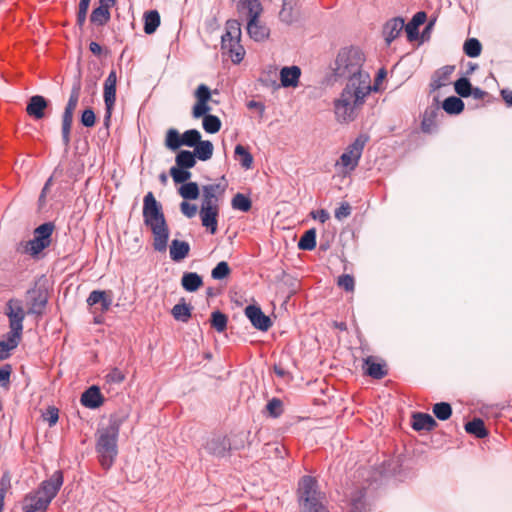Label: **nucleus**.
I'll list each match as a JSON object with an SVG mask.
<instances>
[{
	"label": "nucleus",
	"mask_w": 512,
	"mask_h": 512,
	"mask_svg": "<svg viewBox=\"0 0 512 512\" xmlns=\"http://www.w3.org/2000/svg\"><path fill=\"white\" fill-rule=\"evenodd\" d=\"M370 75L362 76V81L347 82L341 93L333 101L335 119L341 124L354 121L370 95Z\"/></svg>",
	"instance_id": "obj_1"
},
{
	"label": "nucleus",
	"mask_w": 512,
	"mask_h": 512,
	"mask_svg": "<svg viewBox=\"0 0 512 512\" xmlns=\"http://www.w3.org/2000/svg\"><path fill=\"white\" fill-rule=\"evenodd\" d=\"M143 221L150 228L153 235V248L157 252H165L169 240V227L163 213L162 205L156 200L152 192H148L143 199Z\"/></svg>",
	"instance_id": "obj_2"
},
{
	"label": "nucleus",
	"mask_w": 512,
	"mask_h": 512,
	"mask_svg": "<svg viewBox=\"0 0 512 512\" xmlns=\"http://www.w3.org/2000/svg\"><path fill=\"white\" fill-rule=\"evenodd\" d=\"M4 314L8 318L10 330L6 334L5 340L0 341V360L9 358L11 352L22 340L23 322L26 317L22 301L17 298L9 299L5 305Z\"/></svg>",
	"instance_id": "obj_3"
},
{
	"label": "nucleus",
	"mask_w": 512,
	"mask_h": 512,
	"mask_svg": "<svg viewBox=\"0 0 512 512\" xmlns=\"http://www.w3.org/2000/svg\"><path fill=\"white\" fill-rule=\"evenodd\" d=\"M365 61L364 53L356 47H346L339 51L335 63L334 73L337 77L347 78L348 82L362 81V76L369 73L362 70Z\"/></svg>",
	"instance_id": "obj_4"
},
{
	"label": "nucleus",
	"mask_w": 512,
	"mask_h": 512,
	"mask_svg": "<svg viewBox=\"0 0 512 512\" xmlns=\"http://www.w3.org/2000/svg\"><path fill=\"white\" fill-rule=\"evenodd\" d=\"M120 426L121 421L114 419L110 420L107 427L98 431L96 452L98 453L100 465L104 469H109L117 457Z\"/></svg>",
	"instance_id": "obj_5"
},
{
	"label": "nucleus",
	"mask_w": 512,
	"mask_h": 512,
	"mask_svg": "<svg viewBox=\"0 0 512 512\" xmlns=\"http://www.w3.org/2000/svg\"><path fill=\"white\" fill-rule=\"evenodd\" d=\"M300 512H329L324 505L325 495L319 490L316 478L305 475L297 489Z\"/></svg>",
	"instance_id": "obj_6"
},
{
	"label": "nucleus",
	"mask_w": 512,
	"mask_h": 512,
	"mask_svg": "<svg viewBox=\"0 0 512 512\" xmlns=\"http://www.w3.org/2000/svg\"><path fill=\"white\" fill-rule=\"evenodd\" d=\"M237 10L247 18L246 30L251 39L260 42L268 38L269 28L260 21L263 12L260 0H235Z\"/></svg>",
	"instance_id": "obj_7"
},
{
	"label": "nucleus",
	"mask_w": 512,
	"mask_h": 512,
	"mask_svg": "<svg viewBox=\"0 0 512 512\" xmlns=\"http://www.w3.org/2000/svg\"><path fill=\"white\" fill-rule=\"evenodd\" d=\"M241 34V24L238 20L231 19L226 22L225 33L221 37V50L235 64H239L245 56Z\"/></svg>",
	"instance_id": "obj_8"
},
{
	"label": "nucleus",
	"mask_w": 512,
	"mask_h": 512,
	"mask_svg": "<svg viewBox=\"0 0 512 512\" xmlns=\"http://www.w3.org/2000/svg\"><path fill=\"white\" fill-rule=\"evenodd\" d=\"M366 139L362 136L357 137L349 144L345 151L335 163V169L342 176H348L356 169L362 156Z\"/></svg>",
	"instance_id": "obj_9"
},
{
	"label": "nucleus",
	"mask_w": 512,
	"mask_h": 512,
	"mask_svg": "<svg viewBox=\"0 0 512 512\" xmlns=\"http://www.w3.org/2000/svg\"><path fill=\"white\" fill-rule=\"evenodd\" d=\"M54 228L55 226L52 222H46L38 226L34 230L33 239L26 242L24 252L33 257L38 256L44 249L50 246Z\"/></svg>",
	"instance_id": "obj_10"
},
{
	"label": "nucleus",
	"mask_w": 512,
	"mask_h": 512,
	"mask_svg": "<svg viewBox=\"0 0 512 512\" xmlns=\"http://www.w3.org/2000/svg\"><path fill=\"white\" fill-rule=\"evenodd\" d=\"M80 96V84L77 83L72 87L70 97L68 99L67 105L65 107L63 116H62V138L64 143H69L70 141V132L73 122L74 111L78 105Z\"/></svg>",
	"instance_id": "obj_11"
},
{
	"label": "nucleus",
	"mask_w": 512,
	"mask_h": 512,
	"mask_svg": "<svg viewBox=\"0 0 512 512\" xmlns=\"http://www.w3.org/2000/svg\"><path fill=\"white\" fill-rule=\"evenodd\" d=\"M226 189L227 182L224 177L218 183L203 185L201 206L220 207Z\"/></svg>",
	"instance_id": "obj_12"
},
{
	"label": "nucleus",
	"mask_w": 512,
	"mask_h": 512,
	"mask_svg": "<svg viewBox=\"0 0 512 512\" xmlns=\"http://www.w3.org/2000/svg\"><path fill=\"white\" fill-rule=\"evenodd\" d=\"M116 85L117 74L115 70H111L104 82L103 98L105 104V121L108 122L111 118L115 103H116Z\"/></svg>",
	"instance_id": "obj_13"
},
{
	"label": "nucleus",
	"mask_w": 512,
	"mask_h": 512,
	"mask_svg": "<svg viewBox=\"0 0 512 512\" xmlns=\"http://www.w3.org/2000/svg\"><path fill=\"white\" fill-rule=\"evenodd\" d=\"M63 482V472L61 470H57L49 479L44 480L36 491L51 503L61 489Z\"/></svg>",
	"instance_id": "obj_14"
},
{
	"label": "nucleus",
	"mask_w": 512,
	"mask_h": 512,
	"mask_svg": "<svg viewBox=\"0 0 512 512\" xmlns=\"http://www.w3.org/2000/svg\"><path fill=\"white\" fill-rule=\"evenodd\" d=\"M205 450L216 457H223L231 450L230 439L225 435H214L204 445Z\"/></svg>",
	"instance_id": "obj_15"
},
{
	"label": "nucleus",
	"mask_w": 512,
	"mask_h": 512,
	"mask_svg": "<svg viewBox=\"0 0 512 512\" xmlns=\"http://www.w3.org/2000/svg\"><path fill=\"white\" fill-rule=\"evenodd\" d=\"M245 315L252 325L261 331H267L272 326L270 318L266 316L258 306H247L245 308Z\"/></svg>",
	"instance_id": "obj_16"
},
{
	"label": "nucleus",
	"mask_w": 512,
	"mask_h": 512,
	"mask_svg": "<svg viewBox=\"0 0 512 512\" xmlns=\"http://www.w3.org/2000/svg\"><path fill=\"white\" fill-rule=\"evenodd\" d=\"M49 505V500H46L37 491H34L24 497L22 510L23 512H45Z\"/></svg>",
	"instance_id": "obj_17"
},
{
	"label": "nucleus",
	"mask_w": 512,
	"mask_h": 512,
	"mask_svg": "<svg viewBox=\"0 0 512 512\" xmlns=\"http://www.w3.org/2000/svg\"><path fill=\"white\" fill-rule=\"evenodd\" d=\"M220 207L201 206L199 215L202 226L205 227L212 235L217 232L218 216Z\"/></svg>",
	"instance_id": "obj_18"
},
{
	"label": "nucleus",
	"mask_w": 512,
	"mask_h": 512,
	"mask_svg": "<svg viewBox=\"0 0 512 512\" xmlns=\"http://www.w3.org/2000/svg\"><path fill=\"white\" fill-rule=\"evenodd\" d=\"M301 69L296 66H285L280 70V82L284 88H295L299 84Z\"/></svg>",
	"instance_id": "obj_19"
},
{
	"label": "nucleus",
	"mask_w": 512,
	"mask_h": 512,
	"mask_svg": "<svg viewBox=\"0 0 512 512\" xmlns=\"http://www.w3.org/2000/svg\"><path fill=\"white\" fill-rule=\"evenodd\" d=\"M80 402L84 407L95 409L103 404L104 398L99 387L91 386L82 393Z\"/></svg>",
	"instance_id": "obj_20"
},
{
	"label": "nucleus",
	"mask_w": 512,
	"mask_h": 512,
	"mask_svg": "<svg viewBox=\"0 0 512 512\" xmlns=\"http://www.w3.org/2000/svg\"><path fill=\"white\" fill-rule=\"evenodd\" d=\"M48 101L41 95L32 96L27 104L26 112L34 119H42L45 116V109Z\"/></svg>",
	"instance_id": "obj_21"
},
{
	"label": "nucleus",
	"mask_w": 512,
	"mask_h": 512,
	"mask_svg": "<svg viewBox=\"0 0 512 512\" xmlns=\"http://www.w3.org/2000/svg\"><path fill=\"white\" fill-rule=\"evenodd\" d=\"M403 29V18L396 17L387 21L383 28V35L387 45H390L401 34Z\"/></svg>",
	"instance_id": "obj_22"
},
{
	"label": "nucleus",
	"mask_w": 512,
	"mask_h": 512,
	"mask_svg": "<svg viewBox=\"0 0 512 512\" xmlns=\"http://www.w3.org/2000/svg\"><path fill=\"white\" fill-rule=\"evenodd\" d=\"M87 304L89 306L101 304V311L102 312L108 311L112 305L111 291H105V290L92 291L87 298Z\"/></svg>",
	"instance_id": "obj_23"
},
{
	"label": "nucleus",
	"mask_w": 512,
	"mask_h": 512,
	"mask_svg": "<svg viewBox=\"0 0 512 512\" xmlns=\"http://www.w3.org/2000/svg\"><path fill=\"white\" fill-rule=\"evenodd\" d=\"M426 19V13L424 11H419L412 17L411 21H409L406 25L404 24L406 36L409 41H414L418 38L419 26L424 24Z\"/></svg>",
	"instance_id": "obj_24"
},
{
	"label": "nucleus",
	"mask_w": 512,
	"mask_h": 512,
	"mask_svg": "<svg viewBox=\"0 0 512 512\" xmlns=\"http://www.w3.org/2000/svg\"><path fill=\"white\" fill-rule=\"evenodd\" d=\"M299 16V7L297 0H283L282 9L279 12V18L282 22L291 24Z\"/></svg>",
	"instance_id": "obj_25"
},
{
	"label": "nucleus",
	"mask_w": 512,
	"mask_h": 512,
	"mask_svg": "<svg viewBox=\"0 0 512 512\" xmlns=\"http://www.w3.org/2000/svg\"><path fill=\"white\" fill-rule=\"evenodd\" d=\"M437 426L435 419L427 413H414L412 415V428L416 431H431Z\"/></svg>",
	"instance_id": "obj_26"
},
{
	"label": "nucleus",
	"mask_w": 512,
	"mask_h": 512,
	"mask_svg": "<svg viewBox=\"0 0 512 512\" xmlns=\"http://www.w3.org/2000/svg\"><path fill=\"white\" fill-rule=\"evenodd\" d=\"M190 253V245L186 241L174 239L169 247L170 258L174 262H181Z\"/></svg>",
	"instance_id": "obj_27"
},
{
	"label": "nucleus",
	"mask_w": 512,
	"mask_h": 512,
	"mask_svg": "<svg viewBox=\"0 0 512 512\" xmlns=\"http://www.w3.org/2000/svg\"><path fill=\"white\" fill-rule=\"evenodd\" d=\"M363 368L365 374L374 379H382L387 375L385 365L376 362L372 356H369L364 360Z\"/></svg>",
	"instance_id": "obj_28"
},
{
	"label": "nucleus",
	"mask_w": 512,
	"mask_h": 512,
	"mask_svg": "<svg viewBox=\"0 0 512 512\" xmlns=\"http://www.w3.org/2000/svg\"><path fill=\"white\" fill-rule=\"evenodd\" d=\"M349 512H364L366 509L365 492L363 489H356L348 496Z\"/></svg>",
	"instance_id": "obj_29"
},
{
	"label": "nucleus",
	"mask_w": 512,
	"mask_h": 512,
	"mask_svg": "<svg viewBox=\"0 0 512 512\" xmlns=\"http://www.w3.org/2000/svg\"><path fill=\"white\" fill-rule=\"evenodd\" d=\"M181 285L187 292H195L203 285V280L196 272H185L181 278Z\"/></svg>",
	"instance_id": "obj_30"
},
{
	"label": "nucleus",
	"mask_w": 512,
	"mask_h": 512,
	"mask_svg": "<svg viewBox=\"0 0 512 512\" xmlns=\"http://www.w3.org/2000/svg\"><path fill=\"white\" fill-rule=\"evenodd\" d=\"M465 430L467 433L472 434L477 438H484L488 435L484 421L480 418H474L473 420L467 422L465 424Z\"/></svg>",
	"instance_id": "obj_31"
},
{
	"label": "nucleus",
	"mask_w": 512,
	"mask_h": 512,
	"mask_svg": "<svg viewBox=\"0 0 512 512\" xmlns=\"http://www.w3.org/2000/svg\"><path fill=\"white\" fill-rule=\"evenodd\" d=\"M160 25V15L158 11L151 10L144 14V31L146 34L154 33Z\"/></svg>",
	"instance_id": "obj_32"
},
{
	"label": "nucleus",
	"mask_w": 512,
	"mask_h": 512,
	"mask_svg": "<svg viewBox=\"0 0 512 512\" xmlns=\"http://www.w3.org/2000/svg\"><path fill=\"white\" fill-rule=\"evenodd\" d=\"M196 156L188 150H181L176 156V165L180 168L190 169L196 164Z\"/></svg>",
	"instance_id": "obj_33"
},
{
	"label": "nucleus",
	"mask_w": 512,
	"mask_h": 512,
	"mask_svg": "<svg viewBox=\"0 0 512 512\" xmlns=\"http://www.w3.org/2000/svg\"><path fill=\"white\" fill-rule=\"evenodd\" d=\"M194 154L201 161L209 160L213 155V144L208 140H201L195 146Z\"/></svg>",
	"instance_id": "obj_34"
},
{
	"label": "nucleus",
	"mask_w": 512,
	"mask_h": 512,
	"mask_svg": "<svg viewBox=\"0 0 512 512\" xmlns=\"http://www.w3.org/2000/svg\"><path fill=\"white\" fill-rule=\"evenodd\" d=\"M178 193L183 199L195 200L199 197L200 190L196 182H188L181 185Z\"/></svg>",
	"instance_id": "obj_35"
},
{
	"label": "nucleus",
	"mask_w": 512,
	"mask_h": 512,
	"mask_svg": "<svg viewBox=\"0 0 512 512\" xmlns=\"http://www.w3.org/2000/svg\"><path fill=\"white\" fill-rule=\"evenodd\" d=\"M442 107L448 114H459L464 109V103L460 98L450 96L443 101Z\"/></svg>",
	"instance_id": "obj_36"
},
{
	"label": "nucleus",
	"mask_w": 512,
	"mask_h": 512,
	"mask_svg": "<svg viewBox=\"0 0 512 512\" xmlns=\"http://www.w3.org/2000/svg\"><path fill=\"white\" fill-rule=\"evenodd\" d=\"M298 247L301 250L311 251L316 247V231L315 229L307 230L300 238Z\"/></svg>",
	"instance_id": "obj_37"
},
{
	"label": "nucleus",
	"mask_w": 512,
	"mask_h": 512,
	"mask_svg": "<svg viewBox=\"0 0 512 512\" xmlns=\"http://www.w3.org/2000/svg\"><path fill=\"white\" fill-rule=\"evenodd\" d=\"M165 145L173 151L179 149L183 145L182 135L176 129L170 128L166 132Z\"/></svg>",
	"instance_id": "obj_38"
},
{
	"label": "nucleus",
	"mask_w": 512,
	"mask_h": 512,
	"mask_svg": "<svg viewBox=\"0 0 512 512\" xmlns=\"http://www.w3.org/2000/svg\"><path fill=\"white\" fill-rule=\"evenodd\" d=\"M171 313L174 319L187 322L191 317V307L186 303H178L172 308Z\"/></svg>",
	"instance_id": "obj_39"
},
{
	"label": "nucleus",
	"mask_w": 512,
	"mask_h": 512,
	"mask_svg": "<svg viewBox=\"0 0 512 512\" xmlns=\"http://www.w3.org/2000/svg\"><path fill=\"white\" fill-rule=\"evenodd\" d=\"M232 208L242 212H248L251 209L252 202L249 197L242 193H237L231 201Z\"/></svg>",
	"instance_id": "obj_40"
},
{
	"label": "nucleus",
	"mask_w": 512,
	"mask_h": 512,
	"mask_svg": "<svg viewBox=\"0 0 512 512\" xmlns=\"http://www.w3.org/2000/svg\"><path fill=\"white\" fill-rule=\"evenodd\" d=\"M463 50L468 57L475 58L481 54L482 46L478 39L469 38L465 41Z\"/></svg>",
	"instance_id": "obj_41"
},
{
	"label": "nucleus",
	"mask_w": 512,
	"mask_h": 512,
	"mask_svg": "<svg viewBox=\"0 0 512 512\" xmlns=\"http://www.w3.org/2000/svg\"><path fill=\"white\" fill-rule=\"evenodd\" d=\"M109 19H110V11H107V9H105L104 7L101 8L99 6L95 9H93L91 16H90V21L93 24L98 25V26L105 25L109 21Z\"/></svg>",
	"instance_id": "obj_42"
},
{
	"label": "nucleus",
	"mask_w": 512,
	"mask_h": 512,
	"mask_svg": "<svg viewBox=\"0 0 512 512\" xmlns=\"http://www.w3.org/2000/svg\"><path fill=\"white\" fill-rule=\"evenodd\" d=\"M47 303V298L41 292L32 298L28 313L40 315L43 313Z\"/></svg>",
	"instance_id": "obj_43"
},
{
	"label": "nucleus",
	"mask_w": 512,
	"mask_h": 512,
	"mask_svg": "<svg viewBox=\"0 0 512 512\" xmlns=\"http://www.w3.org/2000/svg\"><path fill=\"white\" fill-rule=\"evenodd\" d=\"M203 129L210 134L217 133L221 129V121L215 115H205L203 118Z\"/></svg>",
	"instance_id": "obj_44"
},
{
	"label": "nucleus",
	"mask_w": 512,
	"mask_h": 512,
	"mask_svg": "<svg viewBox=\"0 0 512 512\" xmlns=\"http://www.w3.org/2000/svg\"><path fill=\"white\" fill-rule=\"evenodd\" d=\"M228 318L227 316L220 312L214 311L211 314V326L219 333L224 332L227 328Z\"/></svg>",
	"instance_id": "obj_45"
},
{
	"label": "nucleus",
	"mask_w": 512,
	"mask_h": 512,
	"mask_svg": "<svg viewBox=\"0 0 512 512\" xmlns=\"http://www.w3.org/2000/svg\"><path fill=\"white\" fill-rule=\"evenodd\" d=\"M435 417L441 421L448 420L452 414L451 405L447 402H439L433 406Z\"/></svg>",
	"instance_id": "obj_46"
},
{
	"label": "nucleus",
	"mask_w": 512,
	"mask_h": 512,
	"mask_svg": "<svg viewBox=\"0 0 512 512\" xmlns=\"http://www.w3.org/2000/svg\"><path fill=\"white\" fill-rule=\"evenodd\" d=\"M235 156L238 157L241 165L244 168H246V169L251 168L252 163H253V157H252L251 153L241 144H238L235 147Z\"/></svg>",
	"instance_id": "obj_47"
},
{
	"label": "nucleus",
	"mask_w": 512,
	"mask_h": 512,
	"mask_svg": "<svg viewBox=\"0 0 512 512\" xmlns=\"http://www.w3.org/2000/svg\"><path fill=\"white\" fill-rule=\"evenodd\" d=\"M454 70V67L452 66H445L442 69H440L436 73V78L434 79L435 86L437 88H440L442 86H445L449 83L450 76Z\"/></svg>",
	"instance_id": "obj_48"
},
{
	"label": "nucleus",
	"mask_w": 512,
	"mask_h": 512,
	"mask_svg": "<svg viewBox=\"0 0 512 512\" xmlns=\"http://www.w3.org/2000/svg\"><path fill=\"white\" fill-rule=\"evenodd\" d=\"M201 141V134L196 129H190L182 134L183 145L195 147Z\"/></svg>",
	"instance_id": "obj_49"
},
{
	"label": "nucleus",
	"mask_w": 512,
	"mask_h": 512,
	"mask_svg": "<svg viewBox=\"0 0 512 512\" xmlns=\"http://www.w3.org/2000/svg\"><path fill=\"white\" fill-rule=\"evenodd\" d=\"M454 88H455L456 93L459 96H461V97H469L470 94H471L472 85H471L470 81L467 78L462 77V78H459L455 82Z\"/></svg>",
	"instance_id": "obj_50"
},
{
	"label": "nucleus",
	"mask_w": 512,
	"mask_h": 512,
	"mask_svg": "<svg viewBox=\"0 0 512 512\" xmlns=\"http://www.w3.org/2000/svg\"><path fill=\"white\" fill-rule=\"evenodd\" d=\"M170 175L175 183H185L190 179L191 173L186 168H180L178 166L170 169Z\"/></svg>",
	"instance_id": "obj_51"
},
{
	"label": "nucleus",
	"mask_w": 512,
	"mask_h": 512,
	"mask_svg": "<svg viewBox=\"0 0 512 512\" xmlns=\"http://www.w3.org/2000/svg\"><path fill=\"white\" fill-rule=\"evenodd\" d=\"M230 274V267L227 262H219L212 270L211 276L215 280H222Z\"/></svg>",
	"instance_id": "obj_52"
},
{
	"label": "nucleus",
	"mask_w": 512,
	"mask_h": 512,
	"mask_svg": "<svg viewBox=\"0 0 512 512\" xmlns=\"http://www.w3.org/2000/svg\"><path fill=\"white\" fill-rule=\"evenodd\" d=\"M266 410L271 417L277 418L283 413V403L278 398H272L267 403Z\"/></svg>",
	"instance_id": "obj_53"
},
{
	"label": "nucleus",
	"mask_w": 512,
	"mask_h": 512,
	"mask_svg": "<svg viewBox=\"0 0 512 512\" xmlns=\"http://www.w3.org/2000/svg\"><path fill=\"white\" fill-rule=\"evenodd\" d=\"M125 380V374L119 368H113L105 375L108 384H120Z\"/></svg>",
	"instance_id": "obj_54"
},
{
	"label": "nucleus",
	"mask_w": 512,
	"mask_h": 512,
	"mask_svg": "<svg viewBox=\"0 0 512 512\" xmlns=\"http://www.w3.org/2000/svg\"><path fill=\"white\" fill-rule=\"evenodd\" d=\"M337 285L347 292H353L355 288V281L353 276L349 274H343L338 277Z\"/></svg>",
	"instance_id": "obj_55"
},
{
	"label": "nucleus",
	"mask_w": 512,
	"mask_h": 512,
	"mask_svg": "<svg viewBox=\"0 0 512 512\" xmlns=\"http://www.w3.org/2000/svg\"><path fill=\"white\" fill-rule=\"evenodd\" d=\"M96 123V116L91 108H87L82 112L81 124L87 128L93 127Z\"/></svg>",
	"instance_id": "obj_56"
},
{
	"label": "nucleus",
	"mask_w": 512,
	"mask_h": 512,
	"mask_svg": "<svg viewBox=\"0 0 512 512\" xmlns=\"http://www.w3.org/2000/svg\"><path fill=\"white\" fill-rule=\"evenodd\" d=\"M211 110L210 106L208 105V102H196V104L193 107V117L194 118H200L205 115H208V112Z\"/></svg>",
	"instance_id": "obj_57"
},
{
	"label": "nucleus",
	"mask_w": 512,
	"mask_h": 512,
	"mask_svg": "<svg viewBox=\"0 0 512 512\" xmlns=\"http://www.w3.org/2000/svg\"><path fill=\"white\" fill-rule=\"evenodd\" d=\"M197 102H209L211 98V92L205 84H200L195 92Z\"/></svg>",
	"instance_id": "obj_58"
},
{
	"label": "nucleus",
	"mask_w": 512,
	"mask_h": 512,
	"mask_svg": "<svg viewBox=\"0 0 512 512\" xmlns=\"http://www.w3.org/2000/svg\"><path fill=\"white\" fill-rule=\"evenodd\" d=\"M435 121L433 115H424V118L421 122V129L425 133H432L435 130Z\"/></svg>",
	"instance_id": "obj_59"
},
{
	"label": "nucleus",
	"mask_w": 512,
	"mask_h": 512,
	"mask_svg": "<svg viewBox=\"0 0 512 512\" xmlns=\"http://www.w3.org/2000/svg\"><path fill=\"white\" fill-rule=\"evenodd\" d=\"M351 214V207L349 203L344 202L342 203L336 210H335V218L338 220H342L344 218H347Z\"/></svg>",
	"instance_id": "obj_60"
},
{
	"label": "nucleus",
	"mask_w": 512,
	"mask_h": 512,
	"mask_svg": "<svg viewBox=\"0 0 512 512\" xmlns=\"http://www.w3.org/2000/svg\"><path fill=\"white\" fill-rule=\"evenodd\" d=\"M181 212L188 218H192L196 215L197 207L195 204H191L189 202L183 201L180 204Z\"/></svg>",
	"instance_id": "obj_61"
},
{
	"label": "nucleus",
	"mask_w": 512,
	"mask_h": 512,
	"mask_svg": "<svg viewBox=\"0 0 512 512\" xmlns=\"http://www.w3.org/2000/svg\"><path fill=\"white\" fill-rule=\"evenodd\" d=\"M386 77V71L384 68H381L376 77H375V80H374V84L371 85L370 84V89H371V92L374 91V92H377L379 91V85L382 83L383 79Z\"/></svg>",
	"instance_id": "obj_62"
},
{
	"label": "nucleus",
	"mask_w": 512,
	"mask_h": 512,
	"mask_svg": "<svg viewBox=\"0 0 512 512\" xmlns=\"http://www.w3.org/2000/svg\"><path fill=\"white\" fill-rule=\"evenodd\" d=\"M247 108L251 109V110L252 109L257 110L259 112L260 117H262L264 115V112H265V105H264V103L259 102V101H255V100H250L247 103Z\"/></svg>",
	"instance_id": "obj_63"
},
{
	"label": "nucleus",
	"mask_w": 512,
	"mask_h": 512,
	"mask_svg": "<svg viewBox=\"0 0 512 512\" xmlns=\"http://www.w3.org/2000/svg\"><path fill=\"white\" fill-rule=\"evenodd\" d=\"M311 216L314 219L319 220L321 223H325L330 218L329 213L324 209L313 211Z\"/></svg>",
	"instance_id": "obj_64"
}]
</instances>
